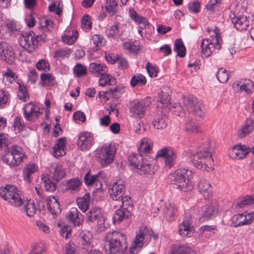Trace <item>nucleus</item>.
Here are the masks:
<instances>
[{
	"mask_svg": "<svg viewBox=\"0 0 254 254\" xmlns=\"http://www.w3.org/2000/svg\"><path fill=\"white\" fill-rule=\"evenodd\" d=\"M152 230H150L147 227H142L140 228L139 233L137 234L130 249L131 254L137 253V248H141L144 244L151 239L152 234Z\"/></svg>",
	"mask_w": 254,
	"mask_h": 254,
	"instance_id": "obj_11",
	"label": "nucleus"
},
{
	"mask_svg": "<svg viewBox=\"0 0 254 254\" xmlns=\"http://www.w3.org/2000/svg\"><path fill=\"white\" fill-rule=\"evenodd\" d=\"M100 175V173L99 172L96 175H91L90 174V172H88L84 177V181L85 184L87 186H91L94 184H95L97 187L98 186V184H99V188H100L102 186V184L99 179Z\"/></svg>",
	"mask_w": 254,
	"mask_h": 254,
	"instance_id": "obj_34",
	"label": "nucleus"
},
{
	"mask_svg": "<svg viewBox=\"0 0 254 254\" xmlns=\"http://www.w3.org/2000/svg\"><path fill=\"white\" fill-rule=\"evenodd\" d=\"M51 171L53 172L54 180L58 182L65 177L66 172L63 166L60 164H54L51 167Z\"/></svg>",
	"mask_w": 254,
	"mask_h": 254,
	"instance_id": "obj_28",
	"label": "nucleus"
},
{
	"mask_svg": "<svg viewBox=\"0 0 254 254\" xmlns=\"http://www.w3.org/2000/svg\"><path fill=\"white\" fill-rule=\"evenodd\" d=\"M16 55L12 47L5 42H0V60L11 64Z\"/></svg>",
	"mask_w": 254,
	"mask_h": 254,
	"instance_id": "obj_16",
	"label": "nucleus"
},
{
	"mask_svg": "<svg viewBox=\"0 0 254 254\" xmlns=\"http://www.w3.org/2000/svg\"><path fill=\"white\" fill-rule=\"evenodd\" d=\"M13 127L16 132H20V131L23 129L24 125V124L22 123V121L20 117H16L15 118L13 123Z\"/></svg>",
	"mask_w": 254,
	"mask_h": 254,
	"instance_id": "obj_62",
	"label": "nucleus"
},
{
	"mask_svg": "<svg viewBox=\"0 0 254 254\" xmlns=\"http://www.w3.org/2000/svg\"><path fill=\"white\" fill-rule=\"evenodd\" d=\"M164 213L168 221H172L177 214V209L173 204L168 203L165 204Z\"/></svg>",
	"mask_w": 254,
	"mask_h": 254,
	"instance_id": "obj_37",
	"label": "nucleus"
},
{
	"mask_svg": "<svg viewBox=\"0 0 254 254\" xmlns=\"http://www.w3.org/2000/svg\"><path fill=\"white\" fill-rule=\"evenodd\" d=\"M119 23H115L114 25H112L110 27L109 33L108 36L110 37L114 38L117 36L119 34Z\"/></svg>",
	"mask_w": 254,
	"mask_h": 254,
	"instance_id": "obj_60",
	"label": "nucleus"
},
{
	"mask_svg": "<svg viewBox=\"0 0 254 254\" xmlns=\"http://www.w3.org/2000/svg\"><path fill=\"white\" fill-rule=\"evenodd\" d=\"M102 77L99 80V84L101 86H104L107 84L111 85L115 83V78L110 74L107 73Z\"/></svg>",
	"mask_w": 254,
	"mask_h": 254,
	"instance_id": "obj_53",
	"label": "nucleus"
},
{
	"mask_svg": "<svg viewBox=\"0 0 254 254\" xmlns=\"http://www.w3.org/2000/svg\"><path fill=\"white\" fill-rule=\"evenodd\" d=\"M122 201H123L122 204L119 205L118 203H116L114 204V207H130L131 208L132 203L131 198L129 196H128L127 195L124 196L122 198Z\"/></svg>",
	"mask_w": 254,
	"mask_h": 254,
	"instance_id": "obj_58",
	"label": "nucleus"
},
{
	"mask_svg": "<svg viewBox=\"0 0 254 254\" xmlns=\"http://www.w3.org/2000/svg\"><path fill=\"white\" fill-rule=\"evenodd\" d=\"M43 186L47 191H54L56 189V184L52 182L46 177L42 178Z\"/></svg>",
	"mask_w": 254,
	"mask_h": 254,
	"instance_id": "obj_56",
	"label": "nucleus"
},
{
	"mask_svg": "<svg viewBox=\"0 0 254 254\" xmlns=\"http://www.w3.org/2000/svg\"><path fill=\"white\" fill-rule=\"evenodd\" d=\"M67 217L74 226H79L83 222V216L75 207H72L67 215Z\"/></svg>",
	"mask_w": 254,
	"mask_h": 254,
	"instance_id": "obj_23",
	"label": "nucleus"
},
{
	"mask_svg": "<svg viewBox=\"0 0 254 254\" xmlns=\"http://www.w3.org/2000/svg\"><path fill=\"white\" fill-rule=\"evenodd\" d=\"M135 172L140 175L144 174L151 175L154 173V167L152 164L147 162L146 161L143 160Z\"/></svg>",
	"mask_w": 254,
	"mask_h": 254,
	"instance_id": "obj_33",
	"label": "nucleus"
},
{
	"mask_svg": "<svg viewBox=\"0 0 254 254\" xmlns=\"http://www.w3.org/2000/svg\"><path fill=\"white\" fill-rule=\"evenodd\" d=\"M254 130V121L251 119H247L243 126L239 130L238 135L243 138Z\"/></svg>",
	"mask_w": 254,
	"mask_h": 254,
	"instance_id": "obj_29",
	"label": "nucleus"
},
{
	"mask_svg": "<svg viewBox=\"0 0 254 254\" xmlns=\"http://www.w3.org/2000/svg\"><path fill=\"white\" fill-rule=\"evenodd\" d=\"M81 239L82 240V245H83V249H87L88 251L92 240V235L90 232L87 231L83 233Z\"/></svg>",
	"mask_w": 254,
	"mask_h": 254,
	"instance_id": "obj_51",
	"label": "nucleus"
},
{
	"mask_svg": "<svg viewBox=\"0 0 254 254\" xmlns=\"http://www.w3.org/2000/svg\"><path fill=\"white\" fill-rule=\"evenodd\" d=\"M200 3L194 1L190 2L188 4V9L190 12L197 13L199 11Z\"/></svg>",
	"mask_w": 254,
	"mask_h": 254,
	"instance_id": "obj_61",
	"label": "nucleus"
},
{
	"mask_svg": "<svg viewBox=\"0 0 254 254\" xmlns=\"http://www.w3.org/2000/svg\"><path fill=\"white\" fill-rule=\"evenodd\" d=\"M232 22L236 29L239 31L245 30L249 25V21L246 16L242 15L239 17H232Z\"/></svg>",
	"mask_w": 254,
	"mask_h": 254,
	"instance_id": "obj_25",
	"label": "nucleus"
},
{
	"mask_svg": "<svg viewBox=\"0 0 254 254\" xmlns=\"http://www.w3.org/2000/svg\"><path fill=\"white\" fill-rule=\"evenodd\" d=\"M130 82L132 87H134L136 85H143L146 84V79L144 76L138 74L131 78Z\"/></svg>",
	"mask_w": 254,
	"mask_h": 254,
	"instance_id": "obj_49",
	"label": "nucleus"
},
{
	"mask_svg": "<svg viewBox=\"0 0 254 254\" xmlns=\"http://www.w3.org/2000/svg\"><path fill=\"white\" fill-rule=\"evenodd\" d=\"M151 104L149 97L139 100L135 99L130 103L129 113L130 116L134 118H142L145 113L148 107Z\"/></svg>",
	"mask_w": 254,
	"mask_h": 254,
	"instance_id": "obj_10",
	"label": "nucleus"
},
{
	"mask_svg": "<svg viewBox=\"0 0 254 254\" xmlns=\"http://www.w3.org/2000/svg\"><path fill=\"white\" fill-rule=\"evenodd\" d=\"M185 130L190 133L198 132L199 131V125L195 120L189 119L185 124Z\"/></svg>",
	"mask_w": 254,
	"mask_h": 254,
	"instance_id": "obj_38",
	"label": "nucleus"
},
{
	"mask_svg": "<svg viewBox=\"0 0 254 254\" xmlns=\"http://www.w3.org/2000/svg\"><path fill=\"white\" fill-rule=\"evenodd\" d=\"M46 35H36L33 31L25 32L20 38V44L29 52L34 51L40 40L44 41Z\"/></svg>",
	"mask_w": 254,
	"mask_h": 254,
	"instance_id": "obj_9",
	"label": "nucleus"
},
{
	"mask_svg": "<svg viewBox=\"0 0 254 254\" xmlns=\"http://www.w3.org/2000/svg\"><path fill=\"white\" fill-rule=\"evenodd\" d=\"M36 67L38 70L45 71H48L50 68L48 63L44 60H41L38 62Z\"/></svg>",
	"mask_w": 254,
	"mask_h": 254,
	"instance_id": "obj_64",
	"label": "nucleus"
},
{
	"mask_svg": "<svg viewBox=\"0 0 254 254\" xmlns=\"http://www.w3.org/2000/svg\"><path fill=\"white\" fill-rule=\"evenodd\" d=\"M157 103V107L164 109L165 111L175 110V109L173 108H172L170 103V97L167 93L162 92L158 94Z\"/></svg>",
	"mask_w": 254,
	"mask_h": 254,
	"instance_id": "obj_21",
	"label": "nucleus"
},
{
	"mask_svg": "<svg viewBox=\"0 0 254 254\" xmlns=\"http://www.w3.org/2000/svg\"><path fill=\"white\" fill-rule=\"evenodd\" d=\"M171 254H195V252L186 246H180L172 249Z\"/></svg>",
	"mask_w": 254,
	"mask_h": 254,
	"instance_id": "obj_46",
	"label": "nucleus"
},
{
	"mask_svg": "<svg viewBox=\"0 0 254 254\" xmlns=\"http://www.w3.org/2000/svg\"><path fill=\"white\" fill-rule=\"evenodd\" d=\"M129 207H119L115 212L113 220L115 223H120L131 215Z\"/></svg>",
	"mask_w": 254,
	"mask_h": 254,
	"instance_id": "obj_24",
	"label": "nucleus"
},
{
	"mask_svg": "<svg viewBox=\"0 0 254 254\" xmlns=\"http://www.w3.org/2000/svg\"><path fill=\"white\" fill-rule=\"evenodd\" d=\"M207 31L210 33L213 31L214 37L212 40L209 39H203L201 43V52L205 57L211 56L215 49L219 50L221 47L222 40L220 35V30L216 26L214 29L208 28Z\"/></svg>",
	"mask_w": 254,
	"mask_h": 254,
	"instance_id": "obj_4",
	"label": "nucleus"
},
{
	"mask_svg": "<svg viewBox=\"0 0 254 254\" xmlns=\"http://www.w3.org/2000/svg\"><path fill=\"white\" fill-rule=\"evenodd\" d=\"M168 122L167 117L161 112L158 111L153 120L152 125L156 129H163L166 127Z\"/></svg>",
	"mask_w": 254,
	"mask_h": 254,
	"instance_id": "obj_22",
	"label": "nucleus"
},
{
	"mask_svg": "<svg viewBox=\"0 0 254 254\" xmlns=\"http://www.w3.org/2000/svg\"><path fill=\"white\" fill-rule=\"evenodd\" d=\"M152 146L153 143L150 139L147 138L142 139L138 148L140 154L149 153L151 150Z\"/></svg>",
	"mask_w": 254,
	"mask_h": 254,
	"instance_id": "obj_36",
	"label": "nucleus"
},
{
	"mask_svg": "<svg viewBox=\"0 0 254 254\" xmlns=\"http://www.w3.org/2000/svg\"><path fill=\"white\" fill-rule=\"evenodd\" d=\"M47 208L54 215H57L61 211L60 204L57 199L53 196L46 198Z\"/></svg>",
	"mask_w": 254,
	"mask_h": 254,
	"instance_id": "obj_26",
	"label": "nucleus"
},
{
	"mask_svg": "<svg viewBox=\"0 0 254 254\" xmlns=\"http://www.w3.org/2000/svg\"><path fill=\"white\" fill-rule=\"evenodd\" d=\"M199 192L202 194L205 199H210L212 196V188L208 181L201 179L197 184Z\"/></svg>",
	"mask_w": 254,
	"mask_h": 254,
	"instance_id": "obj_20",
	"label": "nucleus"
},
{
	"mask_svg": "<svg viewBox=\"0 0 254 254\" xmlns=\"http://www.w3.org/2000/svg\"><path fill=\"white\" fill-rule=\"evenodd\" d=\"M186 153L190 157L192 164L198 169L207 171L213 169V160L211 153L208 149L204 148L195 153L189 150Z\"/></svg>",
	"mask_w": 254,
	"mask_h": 254,
	"instance_id": "obj_3",
	"label": "nucleus"
},
{
	"mask_svg": "<svg viewBox=\"0 0 254 254\" xmlns=\"http://www.w3.org/2000/svg\"><path fill=\"white\" fill-rule=\"evenodd\" d=\"M71 53V51L68 48L61 49L55 52L54 57L56 59L67 57Z\"/></svg>",
	"mask_w": 254,
	"mask_h": 254,
	"instance_id": "obj_57",
	"label": "nucleus"
},
{
	"mask_svg": "<svg viewBox=\"0 0 254 254\" xmlns=\"http://www.w3.org/2000/svg\"><path fill=\"white\" fill-rule=\"evenodd\" d=\"M27 158L25 153L18 145H13L9 151L2 157V161L11 167L18 166Z\"/></svg>",
	"mask_w": 254,
	"mask_h": 254,
	"instance_id": "obj_6",
	"label": "nucleus"
},
{
	"mask_svg": "<svg viewBox=\"0 0 254 254\" xmlns=\"http://www.w3.org/2000/svg\"><path fill=\"white\" fill-rule=\"evenodd\" d=\"M53 21L51 19L42 18L39 19V28L44 31H50L53 27Z\"/></svg>",
	"mask_w": 254,
	"mask_h": 254,
	"instance_id": "obj_44",
	"label": "nucleus"
},
{
	"mask_svg": "<svg viewBox=\"0 0 254 254\" xmlns=\"http://www.w3.org/2000/svg\"><path fill=\"white\" fill-rule=\"evenodd\" d=\"M0 195L9 204L19 207L23 204L21 193L16 187L13 185H6L0 189Z\"/></svg>",
	"mask_w": 254,
	"mask_h": 254,
	"instance_id": "obj_8",
	"label": "nucleus"
},
{
	"mask_svg": "<svg viewBox=\"0 0 254 254\" xmlns=\"http://www.w3.org/2000/svg\"><path fill=\"white\" fill-rule=\"evenodd\" d=\"M192 171L185 168L178 169L170 177L171 182L177 186V188L184 191L191 190L192 187L190 183V179Z\"/></svg>",
	"mask_w": 254,
	"mask_h": 254,
	"instance_id": "obj_5",
	"label": "nucleus"
},
{
	"mask_svg": "<svg viewBox=\"0 0 254 254\" xmlns=\"http://www.w3.org/2000/svg\"><path fill=\"white\" fill-rule=\"evenodd\" d=\"M233 222L235 227L250 224L252 222V219H247L246 215L243 214H238L233 217Z\"/></svg>",
	"mask_w": 254,
	"mask_h": 254,
	"instance_id": "obj_41",
	"label": "nucleus"
},
{
	"mask_svg": "<svg viewBox=\"0 0 254 254\" xmlns=\"http://www.w3.org/2000/svg\"><path fill=\"white\" fill-rule=\"evenodd\" d=\"M110 197L113 200V205L118 203L122 204V198L125 193V185L124 182L119 181L114 183L111 188L109 189Z\"/></svg>",
	"mask_w": 254,
	"mask_h": 254,
	"instance_id": "obj_12",
	"label": "nucleus"
},
{
	"mask_svg": "<svg viewBox=\"0 0 254 254\" xmlns=\"http://www.w3.org/2000/svg\"><path fill=\"white\" fill-rule=\"evenodd\" d=\"M94 143V137L91 132L85 131L79 133L77 140V145L82 151L88 150Z\"/></svg>",
	"mask_w": 254,
	"mask_h": 254,
	"instance_id": "obj_14",
	"label": "nucleus"
},
{
	"mask_svg": "<svg viewBox=\"0 0 254 254\" xmlns=\"http://www.w3.org/2000/svg\"><path fill=\"white\" fill-rule=\"evenodd\" d=\"M23 210L28 217L33 216L36 211V208L34 202L30 200L27 201L24 206Z\"/></svg>",
	"mask_w": 254,
	"mask_h": 254,
	"instance_id": "obj_48",
	"label": "nucleus"
},
{
	"mask_svg": "<svg viewBox=\"0 0 254 254\" xmlns=\"http://www.w3.org/2000/svg\"><path fill=\"white\" fill-rule=\"evenodd\" d=\"M146 68L149 76L151 77H156L158 71L155 66L152 65L150 63H147L146 65Z\"/></svg>",
	"mask_w": 254,
	"mask_h": 254,
	"instance_id": "obj_59",
	"label": "nucleus"
},
{
	"mask_svg": "<svg viewBox=\"0 0 254 254\" xmlns=\"http://www.w3.org/2000/svg\"><path fill=\"white\" fill-rule=\"evenodd\" d=\"M89 70L92 74L104 75L107 73L108 69L104 64L93 63L90 64Z\"/></svg>",
	"mask_w": 254,
	"mask_h": 254,
	"instance_id": "obj_30",
	"label": "nucleus"
},
{
	"mask_svg": "<svg viewBox=\"0 0 254 254\" xmlns=\"http://www.w3.org/2000/svg\"><path fill=\"white\" fill-rule=\"evenodd\" d=\"M68 31H66L65 34L63 36L62 40L63 42L67 44L71 45L72 44L76 39L77 32L76 31H72V34H67Z\"/></svg>",
	"mask_w": 254,
	"mask_h": 254,
	"instance_id": "obj_52",
	"label": "nucleus"
},
{
	"mask_svg": "<svg viewBox=\"0 0 254 254\" xmlns=\"http://www.w3.org/2000/svg\"><path fill=\"white\" fill-rule=\"evenodd\" d=\"M174 51L177 53V55L183 58L186 54V48L181 39H177L174 42Z\"/></svg>",
	"mask_w": 254,
	"mask_h": 254,
	"instance_id": "obj_42",
	"label": "nucleus"
},
{
	"mask_svg": "<svg viewBox=\"0 0 254 254\" xmlns=\"http://www.w3.org/2000/svg\"><path fill=\"white\" fill-rule=\"evenodd\" d=\"M87 220L88 222L94 223L96 222L100 216H102L101 209L97 208L91 209L86 214Z\"/></svg>",
	"mask_w": 254,
	"mask_h": 254,
	"instance_id": "obj_43",
	"label": "nucleus"
},
{
	"mask_svg": "<svg viewBox=\"0 0 254 254\" xmlns=\"http://www.w3.org/2000/svg\"><path fill=\"white\" fill-rule=\"evenodd\" d=\"M129 14L130 18L136 23L140 25L139 28L143 29L147 25H149V22L146 18L138 15L134 10L130 9Z\"/></svg>",
	"mask_w": 254,
	"mask_h": 254,
	"instance_id": "obj_31",
	"label": "nucleus"
},
{
	"mask_svg": "<svg viewBox=\"0 0 254 254\" xmlns=\"http://www.w3.org/2000/svg\"><path fill=\"white\" fill-rule=\"evenodd\" d=\"M216 77L220 82L225 83L228 80V74L227 70L223 68H219L217 72Z\"/></svg>",
	"mask_w": 254,
	"mask_h": 254,
	"instance_id": "obj_55",
	"label": "nucleus"
},
{
	"mask_svg": "<svg viewBox=\"0 0 254 254\" xmlns=\"http://www.w3.org/2000/svg\"><path fill=\"white\" fill-rule=\"evenodd\" d=\"M77 205L83 212H85L88 208L90 203V195L85 193L82 197H78L76 199Z\"/></svg>",
	"mask_w": 254,
	"mask_h": 254,
	"instance_id": "obj_35",
	"label": "nucleus"
},
{
	"mask_svg": "<svg viewBox=\"0 0 254 254\" xmlns=\"http://www.w3.org/2000/svg\"><path fill=\"white\" fill-rule=\"evenodd\" d=\"M23 110L25 118L33 122L43 114L42 109L31 103L26 104L23 108Z\"/></svg>",
	"mask_w": 254,
	"mask_h": 254,
	"instance_id": "obj_15",
	"label": "nucleus"
},
{
	"mask_svg": "<svg viewBox=\"0 0 254 254\" xmlns=\"http://www.w3.org/2000/svg\"><path fill=\"white\" fill-rule=\"evenodd\" d=\"M156 158H165V163L169 168L172 167L175 163L177 155L174 149L170 147H164L159 150L156 155Z\"/></svg>",
	"mask_w": 254,
	"mask_h": 254,
	"instance_id": "obj_13",
	"label": "nucleus"
},
{
	"mask_svg": "<svg viewBox=\"0 0 254 254\" xmlns=\"http://www.w3.org/2000/svg\"><path fill=\"white\" fill-rule=\"evenodd\" d=\"M251 151L250 147L246 145L237 144L233 146L229 152V157L233 160L244 158Z\"/></svg>",
	"mask_w": 254,
	"mask_h": 254,
	"instance_id": "obj_17",
	"label": "nucleus"
},
{
	"mask_svg": "<svg viewBox=\"0 0 254 254\" xmlns=\"http://www.w3.org/2000/svg\"><path fill=\"white\" fill-rule=\"evenodd\" d=\"M81 185L80 181L77 178L69 180L66 182V189L68 190L78 191Z\"/></svg>",
	"mask_w": 254,
	"mask_h": 254,
	"instance_id": "obj_47",
	"label": "nucleus"
},
{
	"mask_svg": "<svg viewBox=\"0 0 254 254\" xmlns=\"http://www.w3.org/2000/svg\"><path fill=\"white\" fill-rule=\"evenodd\" d=\"M194 232V228L189 219L184 221L179 225L178 232L183 237H190Z\"/></svg>",
	"mask_w": 254,
	"mask_h": 254,
	"instance_id": "obj_19",
	"label": "nucleus"
},
{
	"mask_svg": "<svg viewBox=\"0 0 254 254\" xmlns=\"http://www.w3.org/2000/svg\"><path fill=\"white\" fill-rule=\"evenodd\" d=\"M254 84L249 79H241L238 82H234L232 87L236 92L244 91L248 94L252 93L254 90Z\"/></svg>",
	"mask_w": 254,
	"mask_h": 254,
	"instance_id": "obj_18",
	"label": "nucleus"
},
{
	"mask_svg": "<svg viewBox=\"0 0 254 254\" xmlns=\"http://www.w3.org/2000/svg\"><path fill=\"white\" fill-rule=\"evenodd\" d=\"M173 108L175 109L173 110L174 114L182 117L187 115L186 112L199 117H202L205 113L204 105L192 96H183L181 105Z\"/></svg>",
	"mask_w": 254,
	"mask_h": 254,
	"instance_id": "obj_1",
	"label": "nucleus"
},
{
	"mask_svg": "<svg viewBox=\"0 0 254 254\" xmlns=\"http://www.w3.org/2000/svg\"><path fill=\"white\" fill-rule=\"evenodd\" d=\"M128 160L129 166L135 172L144 160L142 155L132 153L129 156Z\"/></svg>",
	"mask_w": 254,
	"mask_h": 254,
	"instance_id": "obj_32",
	"label": "nucleus"
},
{
	"mask_svg": "<svg viewBox=\"0 0 254 254\" xmlns=\"http://www.w3.org/2000/svg\"><path fill=\"white\" fill-rule=\"evenodd\" d=\"M65 137L59 139L53 147V155L56 157H60L65 154Z\"/></svg>",
	"mask_w": 254,
	"mask_h": 254,
	"instance_id": "obj_27",
	"label": "nucleus"
},
{
	"mask_svg": "<svg viewBox=\"0 0 254 254\" xmlns=\"http://www.w3.org/2000/svg\"><path fill=\"white\" fill-rule=\"evenodd\" d=\"M105 239L104 249L107 254H122L127 247L126 236L122 233L117 231L109 232Z\"/></svg>",
	"mask_w": 254,
	"mask_h": 254,
	"instance_id": "obj_2",
	"label": "nucleus"
},
{
	"mask_svg": "<svg viewBox=\"0 0 254 254\" xmlns=\"http://www.w3.org/2000/svg\"><path fill=\"white\" fill-rule=\"evenodd\" d=\"M217 208L216 205L211 204L205 205L203 209L201 215L202 218L207 219L217 213Z\"/></svg>",
	"mask_w": 254,
	"mask_h": 254,
	"instance_id": "obj_39",
	"label": "nucleus"
},
{
	"mask_svg": "<svg viewBox=\"0 0 254 254\" xmlns=\"http://www.w3.org/2000/svg\"><path fill=\"white\" fill-rule=\"evenodd\" d=\"M252 204H254V194L247 195L244 198L239 199L237 202L236 207L242 208Z\"/></svg>",
	"mask_w": 254,
	"mask_h": 254,
	"instance_id": "obj_45",
	"label": "nucleus"
},
{
	"mask_svg": "<svg viewBox=\"0 0 254 254\" xmlns=\"http://www.w3.org/2000/svg\"><path fill=\"white\" fill-rule=\"evenodd\" d=\"M73 72L77 77H79L86 74L87 69L85 66L81 64H77L73 68Z\"/></svg>",
	"mask_w": 254,
	"mask_h": 254,
	"instance_id": "obj_54",
	"label": "nucleus"
},
{
	"mask_svg": "<svg viewBox=\"0 0 254 254\" xmlns=\"http://www.w3.org/2000/svg\"><path fill=\"white\" fill-rule=\"evenodd\" d=\"M4 76L3 79L9 80V82H12L15 79V73H14L10 69H7L6 72L3 73Z\"/></svg>",
	"mask_w": 254,
	"mask_h": 254,
	"instance_id": "obj_63",
	"label": "nucleus"
},
{
	"mask_svg": "<svg viewBox=\"0 0 254 254\" xmlns=\"http://www.w3.org/2000/svg\"><path fill=\"white\" fill-rule=\"evenodd\" d=\"M38 169V166L35 164L27 165L23 170V176L24 180L28 182L31 181V175L36 172Z\"/></svg>",
	"mask_w": 254,
	"mask_h": 254,
	"instance_id": "obj_40",
	"label": "nucleus"
},
{
	"mask_svg": "<svg viewBox=\"0 0 254 254\" xmlns=\"http://www.w3.org/2000/svg\"><path fill=\"white\" fill-rule=\"evenodd\" d=\"M118 3L115 0H106L105 8L111 15H114L117 12Z\"/></svg>",
	"mask_w": 254,
	"mask_h": 254,
	"instance_id": "obj_50",
	"label": "nucleus"
},
{
	"mask_svg": "<svg viewBox=\"0 0 254 254\" xmlns=\"http://www.w3.org/2000/svg\"><path fill=\"white\" fill-rule=\"evenodd\" d=\"M117 148V144L111 142L104 144L97 150V156L102 167H107L113 162Z\"/></svg>",
	"mask_w": 254,
	"mask_h": 254,
	"instance_id": "obj_7",
	"label": "nucleus"
}]
</instances>
